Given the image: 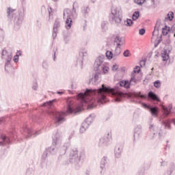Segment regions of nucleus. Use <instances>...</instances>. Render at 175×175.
<instances>
[{
	"instance_id": "f257e3e1",
	"label": "nucleus",
	"mask_w": 175,
	"mask_h": 175,
	"mask_svg": "<svg viewBox=\"0 0 175 175\" xmlns=\"http://www.w3.org/2000/svg\"><path fill=\"white\" fill-rule=\"evenodd\" d=\"M116 94V88L103 84L98 89L86 88L83 92L78 94L79 103H76V99L74 98H68L66 100L67 109L66 111H58L54 107V103L57 102V99L46 101L42 104V106L47 107L46 113L51 118L54 120L55 124H63L65 122L64 116L72 114V113H80L84 109V106H87L88 109H94L98 106V103L103 105L107 100V95H114Z\"/></svg>"
},
{
	"instance_id": "f03ea898",
	"label": "nucleus",
	"mask_w": 175,
	"mask_h": 175,
	"mask_svg": "<svg viewBox=\"0 0 175 175\" xmlns=\"http://www.w3.org/2000/svg\"><path fill=\"white\" fill-rule=\"evenodd\" d=\"M14 12H16V10L8 8L7 10L8 17L10 20L14 21V28L20 29V27L23 24V20H24V14L21 11H18L16 13Z\"/></svg>"
},
{
	"instance_id": "7ed1b4c3",
	"label": "nucleus",
	"mask_w": 175,
	"mask_h": 175,
	"mask_svg": "<svg viewBox=\"0 0 175 175\" xmlns=\"http://www.w3.org/2000/svg\"><path fill=\"white\" fill-rule=\"evenodd\" d=\"M70 163L75 165L77 168L81 167L83 153L79 152L77 149H72L70 152Z\"/></svg>"
},
{
	"instance_id": "20e7f679",
	"label": "nucleus",
	"mask_w": 175,
	"mask_h": 175,
	"mask_svg": "<svg viewBox=\"0 0 175 175\" xmlns=\"http://www.w3.org/2000/svg\"><path fill=\"white\" fill-rule=\"evenodd\" d=\"M100 64H102L100 59L95 60L94 65V73L93 74V77L90 79L88 84H91L92 83L94 85H96V84L100 83L101 72L99 70Z\"/></svg>"
},
{
	"instance_id": "39448f33",
	"label": "nucleus",
	"mask_w": 175,
	"mask_h": 175,
	"mask_svg": "<svg viewBox=\"0 0 175 175\" xmlns=\"http://www.w3.org/2000/svg\"><path fill=\"white\" fill-rule=\"evenodd\" d=\"M109 20L111 23L114 21L116 24H120L122 21V12L121 11V8L113 7Z\"/></svg>"
},
{
	"instance_id": "423d86ee",
	"label": "nucleus",
	"mask_w": 175,
	"mask_h": 175,
	"mask_svg": "<svg viewBox=\"0 0 175 175\" xmlns=\"http://www.w3.org/2000/svg\"><path fill=\"white\" fill-rule=\"evenodd\" d=\"M111 140V132L105 133V135L100 138L98 142V147L103 148V147H107L109 146V142Z\"/></svg>"
},
{
	"instance_id": "0eeeda50",
	"label": "nucleus",
	"mask_w": 175,
	"mask_h": 175,
	"mask_svg": "<svg viewBox=\"0 0 175 175\" xmlns=\"http://www.w3.org/2000/svg\"><path fill=\"white\" fill-rule=\"evenodd\" d=\"M95 118V114H91L88 117L85 121L81 124V128H80V132H85L87 129H88V126L92 124L94 122V120Z\"/></svg>"
},
{
	"instance_id": "6e6552de",
	"label": "nucleus",
	"mask_w": 175,
	"mask_h": 175,
	"mask_svg": "<svg viewBox=\"0 0 175 175\" xmlns=\"http://www.w3.org/2000/svg\"><path fill=\"white\" fill-rule=\"evenodd\" d=\"M131 83H137V79L135 78V74L132 72L131 74V78L130 81L129 80H122L119 81V85L120 87H124V88H126V90H129L131 88Z\"/></svg>"
},
{
	"instance_id": "1a4fd4ad",
	"label": "nucleus",
	"mask_w": 175,
	"mask_h": 175,
	"mask_svg": "<svg viewBox=\"0 0 175 175\" xmlns=\"http://www.w3.org/2000/svg\"><path fill=\"white\" fill-rule=\"evenodd\" d=\"M70 147V142H67L64 144L62 146H60L59 149V155L58 157V161H62V159H65L66 158V156L65 154H66V150L68 148Z\"/></svg>"
},
{
	"instance_id": "9d476101",
	"label": "nucleus",
	"mask_w": 175,
	"mask_h": 175,
	"mask_svg": "<svg viewBox=\"0 0 175 175\" xmlns=\"http://www.w3.org/2000/svg\"><path fill=\"white\" fill-rule=\"evenodd\" d=\"M0 146H6V144H10L12 142L14 139L13 135H6L3 133H0Z\"/></svg>"
},
{
	"instance_id": "9b49d317",
	"label": "nucleus",
	"mask_w": 175,
	"mask_h": 175,
	"mask_svg": "<svg viewBox=\"0 0 175 175\" xmlns=\"http://www.w3.org/2000/svg\"><path fill=\"white\" fill-rule=\"evenodd\" d=\"M143 98H144V96L140 92H134L131 95V102L139 103V105H142V100L140 99H143Z\"/></svg>"
},
{
	"instance_id": "f8f14e48",
	"label": "nucleus",
	"mask_w": 175,
	"mask_h": 175,
	"mask_svg": "<svg viewBox=\"0 0 175 175\" xmlns=\"http://www.w3.org/2000/svg\"><path fill=\"white\" fill-rule=\"evenodd\" d=\"M66 13L67 14V18L66 20V29H70L72 28V25L73 24V18L70 17V10H66Z\"/></svg>"
},
{
	"instance_id": "ddd939ff",
	"label": "nucleus",
	"mask_w": 175,
	"mask_h": 175,
	"mask_svg": "<svg viewBox=\"0 0 175 175\" xmlns=\"http://www.w3.org/2000/svg\"><path fill=\"white\" fill-rule=\"evenodd\" d=\"M100 59V61H101V63H100V67H99V70H100V72L103 70V73L104 75H106V73L109 72V67L105 66V64H103V61H104V57L103 56H99L97 59Z\"/></svg>"
},
{
	"instance_id": "4468645a",
	"label": "nucleus",
	"mask_w": 175,
	"mask_h": 175,
	"mask_svg": "<svg viewBox=\"0 0 175 175\" xmlns=\"http://www.w3.org/2000/svg\"><path fill=\"white\" fill-rule=\"evenodd\" d=\"M122 150H124V144H118L115 147V157L116 158H120L121 154L122 153Z\"/></svg>"
},
{
	"instance_id": "2eb2a0df",
	"label": "nucleus",
	"mask_w": 175,
	"mask_h": 175,
	"mask_svg": "<svg viewBox=\"0 0 175 175\" xmlns=\"http://www.w3.org/2000/svg\"><path fill=\"white\" fill-rule=\"evenodd\" d=\"M38 135H40V133L38 132H23L22 136L24 139H31V137H36Z\"/></svg>"
},
{
	"instance_id": "dca6fc26",
	"label": "nucleus",
	"mask_w": 175,
	"mask_h": 175,
	"mask_svg": "<svg viewBox=\"0 0 175 175\" xmlns=\"http://www.w3.org/2000/svg\"><path fill=\"white\" fill-rule=\"evenodd\" d=\"M148 96L149 99H150V100H152V102H161V98H159V96H158V95L152 91H150L148 93Z\"/></svg>"
},
{
	"instance_id": "f3484780",
	"label": "nucleus",
	"mask_w": 175,
	"mask_h": 175,
	"mask_svg": "<svg viewBox=\"0 0 175 175\" xmlns=\"http://www.w3.org/2000/svg\"><path fill=\"white\" fill-rule=\"evenodd\" d=\"M90 10H91V9H90L89 6L83 5L81 8V13H82V16H83V17H84V18H87V17H88Z\"/></svg>"
},
{
	"instance_id": "a211bd4d",
	"label": "nucleus",
	"mask_w": 175,
	"mask_h": 175,
	"mask_svg": "<svg viewBox=\"0 0 175 175\" xmlns=\"http://www.w3.org/2000/svg\"><path fill=\"white\" fill-rule=\"evenodd\" d=\"M57 144H55L54 142H52V145L46 149L50 155H54V154L57 152Z\"/></svg>"
},
{
	"instance_id": "6ab92c4d",
	"label": "nucleus",
	"mask_w": 175,
	"mask_h": 175,
	"mask_svg": "<svg viewBox=\"0 0 175 175\" xmlns=\"http://www.w3.org/2000/svg\"><path fill=\"white\" fill-rule=\"evenodd\" d=\"M60 139H61V133L57 132L52 137V140H53L52 143L55 144H58V142H59Z\"/></svg>"
},
{
	"instance_id": "aec40b11",
	"label": "nucleus",
	"mask_w": 175,
	"mask_h": 175,
	"mask_svg": "<svg viewBox=\"0 0 175 175\" xmlns=\"http://www.w3.org/2000/svg\"><path fill=\"white\" fill-rule=\"evenodd\" d=\"M161 58L163 62H166L168 59H170V56H169V53H167V49H164V51L161 52Z\"/></svg>"
},
{
	"instance_id": "412c9836",
	"label": "nucleus",
	"mask_w": 175,
	"mask_h": 175,
	"mask_svg": "<svg viewBox=\"0 0 175 175\" xmlns=\"http://www.w3.org/2000/svg\"><path fill=\"white\" fill-rule=\"evenodd\" d=\"M149 111L153 117H158V113H159V108L158 107H152Z\"/></svg>"
},
{
	"instance_id": "4be33fe9",
	"label": "nucleus",
	"mask_w": 175,
	"mask_h": 175,
	"mask_svg": "<svg viewBox=\"0 0 175 175\" xmlns=\"http://www.w3.org/2000/svg\"><path fill=\"white\" fill-rule=\"evenodd\" d=\"M161 25V20L159 19L156 25L154 26V29L152 32V36H154V35H155V32L157 36H158L159 35V26Z\"/></svg>"
},
{
	"instance_id": "5701e85b",
	"label": "nucleus",
	"mask_w": 175,
	"mask_h": 175,
	"mask_svg": "<svg viewBox=\"0 0 175 175\" xmlns=\"http://www.w3.org/2000/svg\"><path fill=\"white\" fill-rule=\"evenodd\" d=\"M175 172V164L172 163L167 170V175H174Z\"/></svg>"
},
{
	"instance_id": "b1692460",
	"label": "nucleus",
	"mask_w": 175,
	"mask_h": 175,
	"mask_svg": "<svg viewBox=\"0 0 175 175\" xmlns=\"http://www.w3.org/2000/svg\"><path fill=\"white\" fill-rule=\"evenodd\" d=\"M106 163H107V157H103L100 161V169L101 170H105L106 167Z\"/></svg>"
},
{
	"instance_id": "393cba45",
	"label": "nucleus",
	"mask_w": 175,
	"mask_h": 175,
	"mask_svg": "<svg viewBox=\"0 0 175 175\" xmlns=\"http://www.w3.org/2000/svg\"><path fill=\"white\" fill-rule=\"evenodd\" d=\"M114 43H121V44H125V40L124 38H120L118 36H116L114 38Z\"/></svg>"
},
{
	"instance_id": "a878e982",
	"label": "nucleus",
	"mask_w": 175,
	"mask_h": 175,
	"mask_svg": "<svg viewBox=\"0 0 175 175\" xmlns=\"http://www.w3.org/2000/svg\"><path fill=\"white\" fill-rule=\"evenodd\" d=\"M59 27H61V22H59V20L55 19L53 28V31H58Z\"/></svg>"
},
{
	"instance_id": "bb28decb",
	"label": "nucleus",
	"mask_w": 175,
	"mask_h": 175,
	"mask_svg": "<svg viewBox=\"0 0 175 175\" xmlns=\"http://www.w3.org/2000/svg\"><path fill=\"white\" fill-rule=\"evenodd\" d=\"M63 40L65 44H68V43H69V42L70 41V37L69 36V33H64L63 35Z\"/></svg>"
},
{
	"instance_id": "cd10ccee",
	"label": "nucleus",
	"mask_w": 175,
	"mask_h": 175,
	"mask_svg": "<svg viewBox=\"0 0 175 175\" xmlns=\"http://www.w3.org/2000/svg\"><path fill=\"white\" fill-rule=\"evenodd\" d=\"M139 17H140V12H139V11L134 12L132 15L133 21H136V20H137V18H139Z\"/></svg>"
},
{
	"instance_id": "c85d7f7f",
	"label": "nucleus",
	"mask_w": 175,
	"mask_h": 175,
	"mask_svg": "<svg viewBox=\"0 0 175 175\" xmlns=\"http://www.w3.org/2000/svg\"><path fill=\"white\" fill-rule=\"evenodd\" d=\"M173 18H174V12H170L167 14V17H165V20H168L169 21H172Z\"/></svg>"
},
{
	"instance_id": "c756f323",
	"label": "nucleus",
	"mask_w": 175,
	"mask_h": 175,
	"mask_svg": "<svg viewBox=\"0 0 175 175\" xmlns=\"http://www.w3.org/2000/svg\"><path fill=\"white\" fill-rule=\"evenodd\" d=\"M105 55L107 58V59H113L114 57V53L110 51H107L105 53Z\"/></svg>"
},
{
	"instance_id": "7c9ffc66",
	"label": "nucleus",
	"mask_w": 175,
	"mask_h": 175,
	"mask_svg": "<svg viewBox=\"0 0 175 175\" xmlns=\"http://www.w3.org/2000/svg\"><path fill=\"white\" fill-rule=\"evenodd\" d=\"M21 54H22L21 51H17L16 55L13 58L14 62H15L16 64L18 62V57H20Z\"/></svg>"
},
{
	"instance_id": "2f4dec72",
	"label": "nucleus",
	"mask_w": 175,
	"mask_h": 175,
	"mask_svg": "<svg viewBox=\"0 0 175 175\" xmlns=\"http://www.w3.org/2000/svg\"><path fill=\"white\" fill-rule=\"evenodd\" d=\"M121 54V47H116L113 53V58Z\"/></svg>"
},
{
	"instance_id": "473e14b6",
	"label": "nucleus",
	"mask_w": 175,
	"mask_h": 175,
	"mask_svg": "<svg viewBox=\"0 0 175 175\" xmlns=\"http://www.w3.org/2000/svg\"><path fill=\"white\" fill-rule=\"evenodd\" d=\"M124 25L126 27H132V25H133V21L132 19L127 18L124 21Z\"/></svg>"
},
{
	"instance_id": "72a5a7b5",
	"label": "nucleus",
	"mask_w": 175,
	"mask_h": 175,
	"mask_svg": "<svg viewBox=\"0 0 175 175\" xmlns=\"http://www.w3.org/2000/svg\"><path fill=\"white\" fill-rule=\"evenodd\" d=\"M69 16L73 19L76 20L77 18V12L75 11H70V13L69 14Z\"/></svg>"
},
{
	"instance_id": "f704fd0d",
	"label": "nucleus",
	"mask_w": 175,
	"mask_h": 175,
	"mask_svg": "<svg viewBox=\"0 0 175 175\" xmlns=\"http://www.w3.org/2000/svg\"><path fill=\"white\" fill-rule=\"evenodd\" d=\"M140 139V133L134 132L133 133V142H136V140H139Z\"/></svg>"
},
{
	"instance_id": "c9c22d12",
	"label": "nucleus",
	"mask_w": 175,
	"mask_h": 175,
	"mask_svg": "<svg viewBox=\"0 0 175 175\" xmlns=\"http://www.w3.org/2000/svg\"><path fill=\"white\" fill-rule=\"evenodd\" d=\"M49 155H50V154L46 149L45 151H44L43 154L42 156V161H46V158H47L49 157Z\"/></svg>"
},
{
	"instance_id": "e433bc0d",
	"label": "nucleus",
	"mask_w": 175,
	"mask_h": 175,
	"mask_svg": "<svg viewBox=\"0 0 175 175\" xmlns=\"http://www.w3.org/2000/svg\"><path fill=\"white\" fill-rule=\"evenodd\" d=\"M42 66L44 70H49V62H47V61H44L42 62Z\"/></svg>"
},
{
	"instance_id": "4c0bfd02",
	"label": "nucleus",
	"mask_w": 175,
	"mask_h": 175,
	"mask_svg": "<svg viewBox=\"0 0 175 175\" xmlns=\"http://www.w3.org/2000/svg\"><path fill=\"white\" fill-rule=\"evenodd\" d=\"M107 21H103L101 23V28L103 31H107Z\"/></svg>"
},
{
	"instance_id": "58836bf2",
	"label": "nucleus",
	"mask_w": 175,
	"mask_h": 175,
	"mask_svg": "<svg viewBox=\"0 0 175 175\" xmlns=\"http://www.w3.org/2000/svg\"><path fill=\"white\" fill-rule=\"evenodd\" d=\"M123 55L126 58H128V57H131V51L129 50L126 49V51H124Z\"/></svg>"
},
{
	"instance_id": "ea45409f",
	"label": "nucleus",
	"mask_w": 175,
	"mask_h": 175,
	"mask_svg": "<svg viewBox=\"0 0 175 175\" xmlns=\"http://www.w3.org/2000/svg\"><path fill=\"white\" fill-rule=\"evenodd\" d=\"M154 87H155V88H159L161 87V81H155L154 82Z\"/></svg>"
},
{
	"instance_id": "a19ab883",
	"label": "nucleus",
	"mask_w": 175,
	"mask_h": 175,
	"mask_svg": "<svg viewBox=\"0 0 175 175\" xmlns=\"http://www.w3.org/2000/svg\"><path fill=\"white\" fill-rule=\"evenodd\" d=\"M87 55V52L85 51H80L79 52V57L81 58H84V57H86Z\"/></svg>"
},
{
	"instance_id": "79ce46f5",
	"label": "nucleus",
	"mask_w": 175,
	"mask_h": 175,
	"mask_svg": "<svg viewBox=\"0 0 175 175\" xmlns=\"http://www.w3.org/2000/svg\"><path fill=\"white\" fill-rule=\"evenodd\" d=\"M142 131V125H137L134 128V132H141Z\"/></svg>"
},
{
	"instance_id": "37998d69",
	"label": "nucleus",
	"mask_w": 175,
	"mask_h": 175,
	"mask_svg": "<svg viewBox=\"0 0 175 175\" xmlns=\"http://www.w3.org/2000/svg\"><path fill=\"white\" fill-rule=\"evenodd\" d=\"M135 3L137 5H143L146 0H134Z\"/></svg>"
},
{
	"instance_id": "c03bdc74",
	"label": "nucleus",
	"mask_w": 175,
	"mask_h": 175,
	"mask_svg": "<svg viewBox=\"0 0 175 175\" xmlns=\"http://www.w3.org/2000/svg\"><path fill=\"white\" fill-rule=\"evenodd\" d=\"M140 71H141L140 66H136L133 70L134 73H140Z\"/></svg>"
},
{
	"instance_id": "a18cd8bd",
	"label": "nucleus",
	"mask_w": 175,
	"mask_h": 175,
	"mask_svg": "<svg viewBox=\"0 0 175 175\" xmlns=\"http://www.w3.org/2000/svg\"><path fill=\"white\" fill-rule=\"evenodd\" d=\"M161 42H162V35L160 36L159 39L157 40V43L154 44V47H158Z\"/></svg>"
},
{
	"instance_id": "49530a36",
	"label": "nucleus",
	"mask_w": 175,
	"mask_h": 175,
	"mask_svg": "<svg viewBox=\"0 0 175 175\" xmlns=\"http://www.w3.org/2000/svg\"><path fill=\"white\" fill-rule=\"evenodd\" d=\"M169 31H170V27H168L167 30H165V29H163L162 30V35H163V36H166L167 33H169Z\"/></svg>"
},
{
	"instance_id": "de8ad7c7",
	"label": "nucleus",
	"mask_w": 175,
	"mask_h": 175,
	"mask_svg": "<svg viewBox=\"0 0 175 175\" xmlns=\"http://www.w3.org/2000/svg\"><path fill=\"white\" fill-rule=\"evenodd\" d=\"M5 38V33L3 32V30L0 29V40H3Z\"/></svg>"
},
{
	"instance_id": "09e8293b",
	"label": "nucleus",
	"mask_w": 175,
	"mask_h": 175,
	"mask_svg": "<svg viewBox=\"0 0 175 175\" xmlns=\"http://www.w3.org/2000/svg\"><path fill=\"white\" fill-rule=\"evenodd\" d=\"M146 170L144 168H142L138 171V172L136 174V175H144V172Z\"/></svg>"
},
{
	"instance_id": "8fccbe9b",
	"label": "nucleus",
	"mask_w": 175,
	"mask_h": 175,
	"mask_svg": "<svg viewBox=\"0 0 175 175\" xmlns=\"http://www.w3.org/2000/svg\"><path fill=\"white\" fill-rule=\"evenodd\" d=\"M146 33V29L142 28L139 30V34L141 35V36H143Z\"/></svg>"
},
{
	"instance_id": "3c124183",
	"label": "nucleus",
	"mask_w": 175,
	"mask_h": 175,
	"mask_svg": "<svg viewBox=\"0 0 175 175\" xmlns=\"http://www.w3.org/2000/svg\"><path fill=\"white\" fill-rule=\"evenodd\" d=\"M58 31L57 30H53V39H55V38H57V33Z\"/></svg>"
},
{
	"instance_id": "603ef678",
	"label": "nucleus",
	"mask_w": 175,
	"mask_h": 175,
	"mask_svg": "<svg viewBox=\"0 0 175 175\" xmlns=\"http://www.w3.org/2000/svg\"><path fill=\"white\" fill-rule=\"evenodd\" d=\"M118 70V65H117V64H113V66H112V70L113 71V72H116V71H117Z\"/></svg>"
},
{
	"instance_id": "864d4df0",
	"label": "nucleus",
	"mask_w": 175,
	"mask_h": 175,
	"mask_svg": "<svg viewBox=\"0 0 175 175\" xmlns=\"http://www.w3.org/2000/svg\"><path fill=\"white\" fill-rule=\"evenodd\" d=\"M12 58H13V56H12V53H10V55H8V59L6 61L8 62H10V61H12Z\"/></svg>"
},
{
	"instance_id": "5fc2aeb1",
	"label": "nucleus",
	"mask_w": 175,
	"mask_h": 175,
	"mask_svg": "<svg viewBox=\"0 0 175 175\" xmlns=\"http://www.w3.org/2000/svg\"><path fill=\"white\" fill-rule=\"evenodd\" d=\"M139 65L141 68H143V66H146V60L141 61Z\"/></svg>"
},
{
	"instance_id": "6e6d98bb",
	"label": "nucleus",
	"mask_w": 175,
	"mask_h": 175,
	"mask_svg": "<svg viewBox=\"0 0 175 175\" xmlns=\"http://www.w3.org/2000/svg\"><path fill=\"white\" fill-rule=\"evenodd\" d=\"M157 134H158V133H152V134L149 137L150 139L151 140H152V139H154V137H155V135H157Z\"/></svg>"
},
{
	"instance_id": "4d7b16f0",
	"label": "nucleus",
	"mask_w": 175,
	"mask_h": 175,
	"mask_svg": "<svg viewBox=\"0 0 175 175\" xmlns=\"http://www.w3.org/2000/svg\"><path fill=\"white\" fill-rule=\"evenodd\" d=\"M32 88L34 90V91H37L38 90V83H35L33 85Z\"/></svg>"
},
{
	"instance_id": "13d9d810",
	"label": "nucleus",
	"mask_w": 175,
	"mask_h": 175,
	"mask_svg": "<svg viewBox=\"0 0 175 175\" xmlns=\"http://www.w3.org/2000/svg\"><path fill=\"white\" fill-rule=\"evenodd\" d=\"M72 6L76 9H79V3H77V1H75Z\"/></svg>"
},
{
	"instance_id": "bf43d9fd",
	"label": "nucleus",
	"mask_w": 175,
	"mask_h": 175,
	"mask_svg": "<svg viewBox=\"0 0 175 175\" xmlns=\"http://www.w3.org/2000/svg\"><path fill=\"white\" fill-rule=\"evenodd\" d=\"M10 65V62H8L7 60H6V62H5V70L6 71L7 70H6V68H9V66Z\"/></svg>"
},
{
	"instance_id": "052dcab7",
	"label": "nucleus",
	"mask_w": 175,
	"mask_h": 175,
	"mask_svg": "<svg viewBox=\"0 0 175 175\" xmlns=\"http://www.w3.org/2000/svg\"><path fill=\"white\" fill-rule=\"evenodd\" d=\"M53 61H55V53H57V48H54L53 50Z\"/></svg>"
},
{
	"instance_id": "680f3d73",
	"label": "nucleus",
	"mask_w": 175,
	"mask_h": 175,
	"mask_svg": "<svg viewBox=\"0 0 175 175\" xmlns=\"http://www.w3.org/2000/svg\"><path fill=\"white\" fill-rule=\"evenodd\" d=\"M161 166H167V162L165 161H161Z\"/></svg>"
},
{
	"instance_id": "e2e57ef3",
	"label": "nucleus",
	"mask_w": 175,
	"mask_h": 175,
	"mask_svg": "<svg viewBox=\"0 0 175 175\" xmlns=\"http://www.w3.org/2000/svg\"><path fill=\"white\" fill-rule=\"evenodd\" d=\"M48 12H49V16H50V14H51V13H53V8L51 6H49Z\"/></svg>"
},
{
	"instance_id": "0e129e2a",
	"label": "nucleus",
	"mask_w": 175,
	"mask_h": 175,
	"mask_svg": "<svg viewBox=\"0 0 175 175\" xmlns=\"http://www.w3.org/2000/svg\"><path fill=\"white\" fill-rule=\"evenodd\" d=\"M24 132H32L31 130L29 129V128L25 126L24 130H23Z\"/></svg>"
},
{
	"instance_id": "69168bd1",
	"label": "nucleus",
	"mask_w": 175,
	"mask_h": 175,
	"mask_svg": "<svg viewBox=\"0 0 175 175\" xmlns=\"http://www.w3.org/2000/svg\"><path fill=\"white\" fill-rule=\"evenodd\" d=\"M6 54H8V51L3 49L1 53V55L3 57L5 55H6Z\"/></svg>"
},
{
	"instance_id": "338daca9",
	"label": "nucleus",
	"mask_w": 175,
	"mask_h": 175,
	"mask_svg": "<svg viewBox=\"0 0 175 175\" xmlns=\"http://www.w3.org/2000/svg\"><path fill=\"white\" fill-rule=\"evenodd\" d=\"M168 107H169L168 113H170L172 111V109H173V105L172 104H170L168 105Z\"/></svg>"
},
{
	"instance_id": "774afa93",
	"label": "nucleus",
	"mask_w": 175,
	"mask_h": 175,
	"mask_svg": "<svg viewBox=\"0 0 175 175\" xmlns=\"http://www.w3.org/2000/svg\"><path fill=\"white\" fill-rule=\"evenodd\" d=\"M69 163H70V160H66L63 162V165H69Z\"/></svg>"
}]
</instances>
